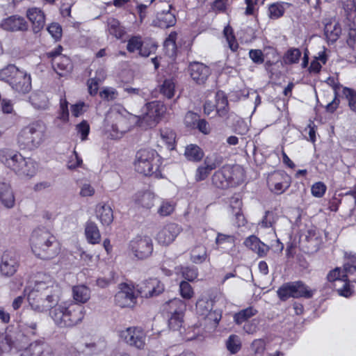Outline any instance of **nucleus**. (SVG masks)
Segmentation results:
<instances>
[{
  "label": "nucleus",
  "instance_id": "nucleus-34",
  "mask_svg": "<svg viewBox=\"0 0 356 356\" xmlns=\"http://www.w3.org/2000/svg\"><path fill=\"white\" fill-rule=\"evenodd\" d=\"M159 135L161 142L169 149H173L175 147V132L169 127H163L160 129Z\"/></svg>",
  "mask_w": 356,
  "mask_h": 356
},
{
  "label": "nucleus",
  "instance_id": "nucleus-14",
  "mask_svg": "<svg viewBox=\"0 0 356 356\" xmlns=\"http://www.w3.org/2000/svg\"><path fill=\"white\" fill-rule=\"evenodd\" d=\"M106 121L111 126L108 130L113 139L121 138L123 134L130 129V122L127 118L120 112L111 113L106 116Z\"/></svg>",
  "mask_w": 356,
  "mask_h": 356
},
{
  "label": "nucleus",
  "instance_id": "nucleus-28",
  "mask_svg": "<svg viewBox=\"0 0 356 356\" xmlns=\"http://www.w3.org/2000/svg\"><path fill=\"white\" fill-rule=\"evenodd\" d=\"M216 107V113L220 117H225L228 113V100L227 98L223 96L219 99L216 106L212 105L209 102H206L204 105V111L207 115H209Z\"/></svg>",
  "mask_w": 356,
  "mask_h": 356
},
{
  "label": "nucleus",
  "instance_id": "nucleus-36",
  "mask_svg": "<svg viewBox=\"0 0 356 356\" xmlns=\"http://www.w3.org/2000/svg\"><path fill=\"white\" fill-rule=\"evenodd\" d=\"M73 298L76 302L80 303L86 302L90 297V291L85 285L74 286L72 288Z\"/></svg>",
  "mask_w": 356,
  "mask_h": 356
},
{
  "label": "nucleus",
  "instance_id": "nucleus-32",
  "mask_svg": "<svg viewBox=\"0 0 356 356\" xmlns=\"http://www.w3.org/2000/svg\"><path fill=\"white\" fill-rule=\"evenodd\" d=\"M244 245L253 252L257 253L260 257L266 254L267 248H265V245L254 235L248 237L244 241Z\"/></svg>",
  "mask_w": 356,
  "mask_h": 356
},
{
  "label": "nucleus",
  "instance_id": "nucleus-45",
  "mask_svg": "<svg viewBox=\"0 0 356 356\" xmlns=\"http://www.w3.org/2000/svg\"><path fill=\"white\" fill-rule=\"evenodd\" d=\"M179 293L181 296L186 300H190L194 296L193 289L187 281H181L180 282Z\"/></svg>",
  "mask_w": 356,
  "mask_h": 356
},
{
  "label": "nucleus",
  "instance_id": "nucleus-21",
  "mask_svg": "<svg viewBox=\"0 0 356 356\" xmlns=\"http://www.w3.org/2000/svg\"><path fill=\"white\" fill-rule=\"evenodd\" d=\"M26 17L31 23L33 31L39 33L45 25V15L40 8L32 7L26 10Z\"/></svg>",
  "mask_w": 356,
  "mask_h": 356
},
{
  "label": "nucleus",
  "instance_id": "nucleus-12",
  "mask_svg": "<svg viewBox=\"0 0 356 356\" xmlns=\"http://www.w3.org/2000/svg\"><path fill=\"white\" fill-rule=\"evenodd\" d=\"M158 45L150 39L143 40L139 35H132L127 40V50L129 53L138 52L143 57H148L150 54H154Z\"/></svg>",
  "mask_w": 356,
  "mask_h": 356
},
{
  "label": "nucleus",
  "instance_id": "nucleus-24",
  "mask_svg": "<svg viewBox=\"0 0 356 356\" xmlns=\"http://www.w3.org/2000/svg\"><path fill=\"white\" fill-rule=\"evenodd\" d=\"M146 115L154 122H159L166 112L165 105L160 101H152L145 104Z\"/></svg>",
  "mask_w": 356,
  "mask_h": 356
},
{
  "label": "nucleus",
  "instance_id": "nucleus-47",
  "mask_svg": "<svg viewBox=\"0 0 356 356\" xmlns=\"http://www.w3.org/2000/svg\"><path fill=\"white\" fill-rule=\"evenodd\" d=\"M76 130L80 135L82 141L86 140L90 134V125L86 120H82L79 124L76 125Z\"/></svg>",
  "mask_w": 356,
  "mask_h": 356
},
{
  "label": "nucleus",
  "instance_id": "nucleus-25",
  "mask_svg": "<svg viewBox=\"0 0 356 356\" xmlns=\"http://www.w3.org/2000/svg\"><path fill=\"white\" fill-rule=\"evenodd\" d=\"M51 64L56 73L61 76L65 75L72 68L71 59L65 55L54 58Z\"/></svg>",
  "mask_w": 356,
  "mask_h": 356
},
{
  "label": "nucleus",
  "instance_id": "nucleus-46",
  "mask_svg": "<svg viewBox=\"0 0 356 356\" xmlns=\"http://www.w3.org/2000/svg\"><path fill=\"white\" fill-rule=\"evenodd\" d=\"M58 118L64 123L69 121L68 102L65 98H61L60 100Z\"/></svg>",
  "mask_w": 356,
  "mask_h": 356
},
{
  "label": "nucleus",
  "instance_id": "nucleus-26",
  "mask_svg": "<svg viewBox=\"0 0 356 356\" xmlns=\"http://www.w3.org/2000/svg\"><path fill=\"white\" fill-rule=\"evenodd\" d=\"M291 6V3L284 1L270 3L268 6V16L270 19H278L284 16L286 9Z\"/></svg>",
  "mask_w": 356,
  "mask_h": 356
},
{
  "label": "nucleus",
  "instance_id": "nucleus-56",
  "mask_svg": "<svg viewBox=\"0 0 356 356\" xmlns=\"http://www.w3.org/2000/svg\"><path fill=\"white\" fill-rule=\"evenodd\" d=\"M249 57L255 64L260 65L264 62V56L261 49H250Z\"/></svg>",
  "mask_w": 356,
  "mask_h": 356
},
{
  "label": "nucleus",
  "instance_id": "nucleus-49",
  "mask_svg": "<svg viewBox=\"0 0 356 356\" xmlns=\"http://www.w3.org/2000/svg\"><path fill=\"white\" fill-rule=\"evenodd\" d=\"M327 191L326 185L322 181H317L313 184L311 187L312 195L315 197H322Z\"/></svg>",
  "mask_w": 356,
  "mask_h": 356
},
{
  "label": "nucleus",
  "instance_id": "nucleus-4",
  "mask_svg": "<svg viewBox=\"0 0 356 356\" xmlns=\"http://www.w3.org/2000/svg\"><path fill=\"white\" fill-rule=\"evenodd\" d=\"M1 161L20 176L32 177L37 172V163L31 158H26L16 150L4 149L0 154Z\"/></svg>",
  "mask_w": 356,
  "mask_h": 356
},
{
  "label": "nucleus",
  "instance_id": "nucleus-13",
  "mask_svg": "<svg viewBox=\"0 0 356 356\" xmlns=\"http://www.w3.org/2000/svg\"><path fill=\"white\" fill-rule=\"evenodd\" d=\"M291 184V177L284 170H275L267 177L269 190L276 194L284 193Z\"/></svg>",
  "mask_w": 356,
  "mask_h": 356
},
{
  "label": "nucleus",
  "instance_id": "nucleus-44",
  "mask_svg": "<svg viewBox=\"0 0 356 356\" xmlns=\"http://www.w3.org/2000/svg\"><path fill=\"white\" fill-rule=\"evenodd\" d=\"M226 347L232 354L237 353L241 348L238 337L236 334L230 335L226 342Z\"/></svg>",
  "mask_w": 356,
  "mask_h": 356
},
{
  "label": "nucleus",
  "instance_id": "nucleus-51",
  "mask_svg": "<svg viewBox=\"0 0 356 356\" xmlns=\"http://www.w3.org/2000/svg\"><path fill=\"white\" fill-rule=\"evenodd\" d=\"M347 277L346 274L341 275V268L337 267L328 273L327 280L330 282H334L337 280L346 281Z\"/></svg>",
  "mask_w": 356,
  "mask_h": 356
},
{
  "label": "nucleus",
  "instance_id": "nucleus-63",
  "mask_svg": "<svg viewBox=\"0 0 356 356\" xmlns=\"http://www.w3.org/2000/svg\"><path fill=\"white\" fill-rule=\"evenodd\" d=\"M117 92L113 88H105L99 93L102 98L104 99H114L116 97Z\"/></svg>",
  "mask_w": 356,
  "mask_h": 356
},
{
  "label": "nucleus",
  "instance_id": "nucleus-60",
  "mask_svg": "<svg viewBox=\"0 0 356 356\" xmlns=\"http://www.w3.org/2000/svg\"><path fill=\"white\" fill-rule=\"evenodd\" d=\"M340 104V99L339 98V94H335L334 99L330 103H328L325 107V111L328 113H334L337 109L339 108V106Z\"/></svg>",
  "mask_w": 356,
  "mask_h": 356
},
{
  "label": "nucleus",
  "instance_id": "nucleus-55",
  "mask_svg": "<svg viewBox=\"0 0 356 356\" xmlns=\"http://www.w3.org/2000/svg\"><path fill=\"white\" fill-rule=\"evenodd\" d=\"M73 156H71L67 163V168L70 170H74L81 167L83 163L82 159L79 156L77 152L74 149L73 151Z\"/></svg>",
  "mask_w": 356,
  "mask_h": 356
},
{
  "label": "nucleus",
  "instance_id": "nucleus-40",
  "mask_svg": "<svg viewBox=\"0 0 356 356\" xmlns=\"http://www.w3.org/2000/svg\"><path fill=\"white\" fill-rule=\"evenodd\" d=\"M225 158L219 152L208 154L204 161V164L208 165L212 170L220 167L224 162Z\"/></svg>",
  "mask_w": 356,
  "mask_h": 356
},
{
  "label": "nucleus",
  "instance_id": "nucleus-6",
  "mask_svg": "<svg viewBox=\"0 0 356 356\" xmlns=\"http://www.w3.org/2000/svg\"><path fill=\"white\" fill-rule=\"evenodd\" d=\"M0 80L8 83L19 94H26L31 90V75L13 64H9L0 70Z\"/></svg>",
  "mask_w": 356,
  "mask_h": 356
},
{
  "label": "nucleus",
  "instance_id": "nucleus-37",
  "mask_svg": "<svg viewBox=\"0 0 356 356\" xmlns=\"http://www.w3.org/2000/svg\"><path fill=\"white\" fill-rule=\"evenodd\" d=\"M223 35L227 40L230 50L234 53L236 52L239 48V44L237 42L234 29L229 24L225 26L223 29Z\"/></svg>",
  "mask_w": 356,
  "mask_h": 356
},
{
  "label": "nucleus",
  "instance_id": "nucleus-48",
  "mask_svg": "<svg viewBox=\"0 0 356 356\" xmlns=\"http://www.w3.org/2000/svg\"><path fill=\"white\" fill-rule=\"evenodd\" d=\"M228 1L229 0H214L211 3L210 11L214 12L216 14L226 13Z\"/></svg>",
  "mask_w": 356,
  "mask_h": 356
},
{
  "label": "nucleus",
  "instance_id": "nucleus-7",
  "mask_svg": "<svg viewBox=\"0 0 356 356\" xmlns=\"http://www.w3.org/2000/svg\"><path fill=\"white\" fill-rule=\"evenodd\" d=\"M186 304L179 298H174L163 305V316L167 319L168 326L172 331H179L184 323Z\"/></svg>",
  "mask_w": 356,
  "mask_h": 356
},
{
  "label": "nucleus",
  "instance_id": "nucleus-11",
  "mask_svg": "<svg viewBox=\"0 0 356 356\" xmlns=\"http://www.w3.org/2000/svg\"><path fill=\"white\" fill-rule=\"evenodd\" d=\"M120 339L130 347L137 350H143L145 346L146 333L142 327L133 326L121 330Z\"/></svg>",
  "mask_w": 356,
  "mask_h": 356
},
{
  "label": "nucleus",
  "instance_id": "nucleus-20",
  "mask_svg": "<svg viewBox=\"0 0 356 356\" xmlns=\"http://www.w3.org/2000/svg\"><path fill=\"white\" fill-rule=\"evenodd\" d=\"M188 71L191 77L197 84L204 83L211 74L209 67L200 62L191 63Z\"/></svg>",
  "mask_w": 356,
  "mask_h": 356
},
{
  "label": "nucleus",
  "instance_id": "nucleus-42",
  "mask_svg": "<svg viewBox=\"0 0 356 356\" xmlns=\"http://www.w3.org/2000/svg\"><path fill=\"white\" fill-rule=\"evenodd\" d=\"M342 94L348 101L350 110L356 115V90L344 86L343 87Z\"/></svg>",
  "mask_w": 356,
  "mask_h": 356
},
{
  "label": "nucleus",
  "instance_id": "nucleus-23",
  "mask_svg": "<svg viewBox=\"0 0 356 356\" xmlns=\"http://www.w3.org/2000/svg\"><path fill=\"white\" fill-rule=\"evenodd\" d=\"M18 267V261L10 252H5L1 257V263L0 264V271L6 276H12L17 271Z\"/></svg>",
  "mask_w": 356,
  "mask_h": 356
},
{
  "label": "nucleus",
  "instance_id": "nucleus-8",
  "mask_svg": "<svg viewBox=\"0 0 356 356\" xmlns=\"http://www.w3.org/2000/svg\"><path fill=\"white\" fill-rule=\"evenodd\" d=\"M315 291V289H310V287L302 281L298 280L284 283L278 288L277 295L281 301L285 302L290 298H312Z\"/></svg>",
  "mask_w": 356,
  "mask_h": 356
},
{
  "label": "nucleus",
  "instance_id": "nucleus-22",
  "mask_svg": "<svg viewBox=\"0 0 356 356\" xmlns=\"http://www.w3.org/2000/svg\"><path fill=\"white\" fill-rule=\"evenodd\" d=\"M168 9L159 12L156 19L154 20V25L161 28L168 29L175 25L177 18L175 13L171 12L173 6L172 4L168 5Z\"/></svg>",
  "mask_w": 356,
  "mask_h": 356
},
{
  "label": "nucleus",
  "instance_id": "nucleus-16",
  "mask_svg": "<svg viewBox=\"0 0 356 356\" xmlns=\"http://www.w3.org/2000/svg\"><path fill=\"white\" fill-rule=\"evenodd\" d=\"M119 289L114 296L115 304L121 308L134 307L137 302L134 286L121 283Z\"/></svg>",
  "mask_w": 356,
  "mask_h": 356
},
{
  "label": "nucleus",
  "instance_id": "nucleus-10",
  "mask_svg": "<svg viewBox=\"0 0 356 356\" xmlns=\"http://www.w3.org/2000/svg\"><path fill=\"white\" fill-rule=\"evenodd\" d=\"M156 152L151 149H141L138 150L136 156L134 163L135 170L145 176H151L158 170V165L155 163Z\"/></svg>",
  "mask_w": 356,
  "mask_h": 356
},
{
  "label": "nucleus",
  "instance_id": "nucleus-62",
  "mask_svg": "<svg viewBox=\"0 0 356 356\" xmlns=\"http://www.w3.org/2000/svg\"><path fill=\"white\" fill-rule=\"evenodd\" d=\"M328 29V26H325V34L326 37L331 42L337 41L341 34V29L334 26V30L330 32Z\"/></svg>",
  "mask_w": 356,
  "mask_h": 356
},
{
  "label": "nucleus",
  "instance_id": "nucleus-18",
  "mask_svg": "<svg viewBox=\"0 0 356 356\" xmlns=\"http://www.w3.org/2000/svg\"><path fill=\"white\" fill-rule=\"evenodd\" d=\"M181 230V227L177 223H168L158 232L155 239L160 245H169L175 240Z\"/></svg>",
  "mask_w": 356,
  "mask_h": 356
},
{
  "label": "nucleus",
  "instance_id": "nucleus-53",
  "mask_svg": "<svg viewBox=\"0 0 356 356\" xmlns=\"http://www.w3.org/2000/svg\"><path fill=\"white\" fill-rule=\"evenodd\" d=\"M182 277L188 282H193L197 278L198 271L194 267H185L181 270Z\"/></svg>",
  "mask_w": 356,
  "mask_h": 356
},
{
  "label": "nucleus",
  "instance_id": "nucleus-2",
  "mask_svg": "<svg viewBox=\"0 0 356 356\" xmlns=\"http://www.w3.org/2000/svg\"><path fill=\"white\" fill-rule=\"evenodd\" d=\"M30 246L33 254L42 260L53 259L61 251V244L56 236L41 229L33 231L30 238Z\"/></svg>",
  "mask_w": 356,
  "mask_h": 356
},
{
  "label": "nucleus",
  "instance_id": "nucleus-61",
  "mask_svg": "<svg viewBox=\"0 0 356 356\" xmlns=\"http://www.w3.org/2000/svg\"><path fill=\"white\" fill-rule=\"evenodd\" d=\"M100 84H101V83H99L98 81H95L92 78H90L87 81L88 92L91 96L94 97V96L97 95L98 90H99V86Z\"/></svg>",
  "mask_w": 356,
  "mask_h": 356
},
{
  "label": "nucleus",
  "instance_id": "nucleus-58",
  "mask_svg": "<svg viewBox=\"0 0 356 356\" xmlns=\"http://www.w3.org/2000/svg\"><path fill=\"white\" fill-rule=\"evenodd\" d=\"M175 210V206L169 202H163L158 209V213L161 216H168Z\"/></svg>",
  "mask_w": 356,
  "mask_h": 356
},
{
  "label": "nucleus",
  "instance_id": "nucleus-59",
  "mask_svg": "<svg viewBox=\"0 0 356 356\" xmlns=\"http://www.w3.org/2000/svg\"><path fill=\"white\" fill-rule=\"evenodd\" d=\"M86 105L83 102H79L71 106L72 115L78 118L86 111Z\"/></svg>",
  "mask_w": 356,
  "mask_h": 356
},
{
  "label": "nucleus",
  "instance_id": "nucleus-43",
  "mask_svg": "<svg viewBox=\"0 0 356 356\" xmlns=\"http://www.w3.org/2000/svg\"><path fill=\"white\" fill-rule=\"evenodd\" d=\"M277 214L272 211H266L261 221L259 222L262 228H270L273 227L277 220Z\"/></svg>",
  "mask_w": 356,
  "mask_h": 356
},
{
  "label": "nucleus",
  "instance_id": "nucleus-3",
  "mask_svg": "<svg viewBox=\"0 0 356 356\" xmlns=\"http://www.w3.org/2000/svg\"><path fill=\"white\" fill-rule=\"evenodd\" d=\"M54 323L59 327H72L81 323L86 315L84 307L74 301L56 304L49 312Z\"/></svg>",
  "mask_w": 356,
  "mask_h": 356
},
{
  "label": "nucleus",
  "instance_id": "nucleus-39",
  "mask_svg": "<svg viewBox=\"0 0 356 356\" xmlns=\"http://www.w3.org/2000/svg\"><path fill=\"white\" fill-rule=\"evenodd\" d=\"M302 56V52L298 48L291 47L284 54L282 57L285 65H290L298 63Z\"/></svg>",
  "mask_w": 356,
  "mask_h": 356
},
{
  "label": "nucleus",
  "instance_id": "nucleus-9",
  "mask_svg": "<svg viewBox=\"0 0 356 356\" xmlns=\"http://www.w3.org/2000/svg\"><path fill=\"white\" fill-rule=\"evenodd\" d=\"M127 250L134 258L145 260L150 257L153 253L152 239L147 235H137L129 241Z\"/></svg>",
  "mask_w": 356,
  "mask_h": 356
},
{
  "label": "nucleus",
  "instance_id": "nucleus-33",
  "mask_svg": "<svg viewBox=\"0 0 356 356\" xmlns=\"http://www.w3.org/2000/svg\"><path fill=\"white\" fill-rule=\"evenodd\" d=\"M29 102L36 109L44 110L48 108V98L42 91H35L31 93L29 97Z\"/></svg>",
  "mask_w": 356,
  "mask_h": 356
},
{
  "label": "nucleus",
  "instance_id": "nucleus-54",
  "mask_svg": "<svg viewBox=\"0 0 356 356\" xmlns=\"http://www.w3.org/2000/svg\"><path fill=\"white\" fill-rule=\"evenodd\" d=\"M200 118V115L194 112L188 111L184 118V124L185 125L191 129H195L197 123L198 122V120Z\"/></svg>",
  "mask_w": 356,
  "mask_h": 356
},
{
  "label": "nucleus",
  "instance_id": "nucleus-57",
  "mask_svg": "<svg viewBox=\"0 0 356 356\" xmlns=\"http://www.w3.org/2000/svg\"><path fill=\"white\" fill-rule=\"evenodd\" d=\"M207 257V250L203 248L202 251L198 254H196L195 250H193L191 253V260L194 264H200L205 261Z\"/></svg>",
  "mask_w": 356,
  "mask_h": 356
},
{
  "label": "nucleus",
  "instance_id": "nucleus-30",
  "mask_svg": "<svg viewBox=\"0 0 356 356\" xmlns=\"http://www.w3.org/2000/svg\"><path fill=\"white\" fill-rule=\"evenodd\" d=\"M107 30L111 35L118 40H123L124 37L127 35L125 27L115 18L108 19Z\"/></svg>",
  "mask_w": 356,
  "mask_h": 356
},
{
  "label": "nucleus",
  "instance_id": "nucleus-41",
  "mask_svg": "<svg viewBox=\"0 0 356 356\" xmlns=\"http://www.w3.org/2000/svg\"><path fill=\"white\" fill-rule=\"evenodd\" d=\"M160 93L168 99H172L175 95V83L172 79H165L159 88Z\"/></svg>",
  "mask_w": 356,
  "mask_h": 356
},
{
  "label": "nucleus",
  "instance_id": "nucleus-29",
  "mask_svg": "<svg viewBox=\"0 0 356 356\" xmlns=\"http://www.w3.org/2000/svg\"><path fill=\"white\" fill-rule=\"evenodd\" d=\"M0 201L7 208L13 207L15 202L11 186L4 182H0Z\"/></svg>",
  "mask_w": 356,
  "mask_h": 356
},
{
  "label": "nucleus",
  "instance_id": "nucleus-52",
  "mask_svg": "<svg viewBox=\"0 0 356 356\" xmlns=\"http://www.w3.org/2000/svg\"><path fill=\"white\" fill-rule=\"evenodd\" d=\"M47 31L52 38L56 40H59L62 37V27L58 23H51L47 27Z\"/></svg>",
  "mask_w": 356,
  "mask_h": 356
},
{
  "label": "nucleus",
  "instance_id": "nucleus-38",
  "mask_svg": "<svg viewBox=\"0 0 356 356\" xmlns=\"http://www.w3.org/2000/svg\"><path fill=\"white\" fill-rule=\"evenodd\" d=\"M257 313L258 311L250 306L236 313L234 315V321L237 325H241L251 317L255 316Z\"/></svg>",
  "mask_w": 356,
  "mask_h": 356
},
{
  "label": "nucleus",
  "instance_id": "nucleus-50",
  "mask_svg": "<svg viewBox=\"0 0 356 356\" xmlns=\"http://www.w3.org/2000/svg\"><path fill=\"white\" fill-rule=\"evenodd\" d=\"M212 170L208 165H200L195 174V179L196 181L205 180L210 175Z\"/></svg>",
  "mask_w": 356,
  "mask_h": 356
},
{
  "label": "nucleus",
  "instance_id": "nucleus-35",
  "mask_svg": "<svg viewBox=\"0 0 356 356\" xmlns=\"http://www.w3.org/2000/svg\"><path fill=\"white\" fill-rule=\"evenodd\" d=\"M184 155L190 161L199 162L203 159L204 153L198 145L191 144L186 146Z\"/></svg>",
  "mask_w": 356,
  "mask_h": 356
},
{
  "label": "nucleus",
  "instance_id": "nucleus-31",
  "mask_svg": "<svg viewBox=\"0 0 356 356\" xmlns=\"http://www.w3.org/2000/svg\"><path fill=\"white\" fill-rule=\"evenodd\" d=\"M85 235L90 244H99L101 241L99 229L95 222L88 221L85 226Z\"/></svg>",
  "mask_w": 356,
  "mask_h": 356
},
{
  "label": "nucleus",
  "instance_id": "nucleus-5",
  "mask_svg": "<svg viewBox=\"0 0 356 356\" xmlns=\"http://www.w3.org/2000/svg\"><path fill=\"white\" fill-rule=\"evenodd\" d=\"M46 125L40 120H34L24 126L18 133L17 143L21 149L33 150L43 141Z\"/></svg>",
  "mask_w": 356,
  "mask_h": 356
},
{
  "label": "nucleus",
  "instance_id": "nucleus-15",
  "mask_svg": "<svg viewBox=\"0 0 356 356\" xmlns=\"http://www.w3.org/2000/svg\"><path fill=\"white\" fill-rule=\"evenodd\" d=\"M211 182L218 188L227 189L238 184V181H235L234 167L227 164L213 173Z\"/></svg>",
  "mask_w": 356,
  "mask_h": 356
},
{
  "label": "nucleus",
  "instance_id": "nucleus-17",
  "mask_svg": "<svg viewBox=\"0 0 356 356\" xmlns=\"http://www.w3.org/2000/svg\"><path fill=\"white\" fill-rule=\"evenodd\" d=\"M164 284L157 278H149L138 284L136 290L141 298L157 296L164 291Z\"/></svg>",
  "mask_w": 356,
  "mask_h": 356
},
{
  "label": "nucleus",
  "instance_id": "nucleus-27",
  "mask_svg": "<svg viewBox=\"0 0 356 356\" xmlns=\"http://www.w3.org/2000/svg\"><path fill=\"white\" fill-rule=\"evenodd\" d=\"M97 217L103 225H110L113 221V211L106 204H99L96 207Z\"/></svg>",
  "mask_w": 356,
  "mask_h": 356
},
{
  "label": "nucleus",
  "instance_id": "nucleus-64",
  "mask_svg": "<svg viewBox=\"0 0 356 356\" xmlns=\"http://www.w3.org/2000/svg\"><path fill=\"white\" fill-rule=\"evenodd\" d=\"M195 129H197L200 132L204 134H208L210 132L209 123L204 119L199 118Z\"/></svg>",
  "mask_w": 356,
  "mask_h": 356
},
{
  "label": "nucleus",
  "instance_id": "nucleus-1",
  "mask_svg": "<svg viewBox=\"0 0 356 356\" xmlns=\"http://www.w3.org/2000/svg\"><path fill=\"white\" fill-rule=\"evenodd\" d=\"M27 289H29L27 296L29 303L33 310L39 312L51 310L58 302L62 294L60 284L44 273H38L24 292Z\"/></svg>",
  "mask_w": 356,
  "mask_h": 356
},
{
  "label": "nucleus",
  "instance_id": "nucleus-19",
  "mask_svg": "<svg viewBox=\"0 0 356 356\" xmlns=\"http://www.w3.org/2000/svg\"><path fill=\"white\" fill-rule=\"evenodd\" d=\"M0 26L2 29L10 32L26 31L29 29L28 22L24 17L13 15L3 19Z\"/></svg>",
  "mask_w": 356,
  "mask_h": 356
}]
</instances>
